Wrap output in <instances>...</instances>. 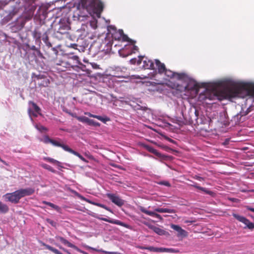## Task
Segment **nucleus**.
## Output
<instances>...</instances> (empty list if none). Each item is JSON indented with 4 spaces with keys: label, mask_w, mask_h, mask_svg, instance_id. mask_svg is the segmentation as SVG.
Wrapping results in <instances>:
<instances>
[{
    "label": "nucleus",
    "mask_w": 254,
    "mask_h": 254,
    "mask_svg": "<svg viewBox=\"0 0 254 254\" xmlns=\"http://www.w3.org/2000/svg\"><path fill=\"white\" fill-rule=\"evenodd\" d=\"M247 96H250L254 102V83H234L221 90L216 89L210 92H207L205 98L210 100L222 101L235 97L244 98Z\"/></svg>",
    "instance_id": "obj_1"
},
{
    "label": "nucleus",
    "mask_w": 254,
    "mask_h": 254,
    "mask_svg": "<svg viewBox=\"0 0 254 254\" xmlns=\"http://www.w3.org/2000/svg\"><path fill=\"white\" fill-rule=\"evenodd\" d=\"M82 7L87 10H92L97 16L103 10L104 4L100 0H82Z\"/></svg>",
    "instance_id": "obj_2"
},
{
    "label": "nucleus",
    "mask_w": 254,
    "mask_h": 254,
    "mask_svg": "<svg viewBox=\"0 0 254 254\" xmlns=\"http://www.w3.org/2000/svg\"><path fill=\"white\" fill-rule=\"evenodd\" d=\"M167 84L171 88L181 92L187 91H197L199 87L197 83L193 80H189L185 85H181L179 83L173 82L170 80Z\"/></svg>",
    "instance_id": "obj_3"
},
{
    "label": "nucleus",
    "mask_w": 254,
    "mask_h": 254,
    "mask_svg": "<svg viewBox=\"0 0 254 254\" xmlns=\"http://www.w3.org/2000/svg\"><path fill=\"white\" fill-rule=\"evenodd\" d=\"M43 142L46 143H51L52 145L57 147H62L64 150L68 152L70 149L67 145L64 144L60 138H57V140H54L50 138L49 136L45 135L43 138Z\"/></svg>",
    "instance_id": "obj_4"
},
{
    "label": "nucleus",
    "mask_w": 254,
    "mask_h": 254,
    "mask_svg": "<svg viewBox=\"0 0 254 254\" xmlns=\"http://www.w3.org/2000/svg\"><path fill=\"white\" fill-rule=\"evenodd\" d=\"M71 61H73V64H79L80 63L79 57L77 56H73L68 57L67 60L65 59L60 61L59 63H57V65H62L65 67H73V65L71 63Z\"/></svg>",
    "instance_id": "obj_5"
},
{
    "label": "nucleus",
    "mask_w": 254,
    "mask_h": 254,
    "mask_svg": "<svg viewBox=\"0 0 254 254\" xmlns=\"http://www.w3.org/2000/svg\"><path fill=\"white\" fill-rule=\"evenodd\" d=\"M163 73L168 78L176 79L179 81H184L187 77V74L184 73L174 72L167 69Z\"/></svg>",
    "instance_id": "obj_6"
},
{
    "label": "nucleus",
    "mask_w": 254,
    "mask_h": 254,
    "mask_svg": "<svg viewBox=\"0 0 254 254\" xmlns=\"http://www.w3.org/2000/svg\"><path fill=\"white\" fill-rule=\"evenodd\" d=\"M3 197L6 201H9L14 204L18 203L21 199L18 190L11 193H7L4 194Z\"/></svg>",
    "instance_id": "obj_7"
},
{
    "label": "nucleus",
    "mask_w": 254,
    "mask_h": 254,
    "mask_svg": "<svg viewBox=\"0 0 254 254\" xmlns=\"http://www.w3.org/2000/svg\"><path fill=\"white\" fill-rule=\"evenodd\" d=\"M142 249L148 250L151 252L157 253H178L179 251L178 249L173 248H156L154 247H148L146 248H141Z\"/></svg>",
    "instance_id": "obj_8"
},
{
    "label": "nucleus",
    "mask_w": 254,
    "mask_h": 254,
    "mask_svg": "<svg viewBox=\"0 0 254 254\" xmlns=\"http://www.w3.org/2000/svg\"><path fill=\"white\" fill-rule=\"evenodd\" d=\"M233 216L237 220L244 223L246 225V227H245L244 228H248L250 230H253L254 229V223H253L251 222L249 219H248L246 217L239 215L236 213H233Z\"/></svg>",
    "instance_id": "obj_9"
},
{
    "label": "nucleus",
    "mask_w": 254,
    "mask_h": 254,
    "mask_svg": "<svg viewBox=\"0 0 254 254\" xmlns=\"http://www.w3.org/2000/svg\"><path fill=\"white\" fill-rule=\"evenodd\" d=\"M31 16H20L17 18L15 26L16 27L17 29L20 30L24 27L26 22L31 19Z\"/></svg>",
    "instance_id": "obj_10"
},
{
    "label": "nucleus",
    "mask_w": 254,
    "mask_h": 254,
    "mask_svg": "<svg viewBox=\"0 0 254 254\" xmlns=\"http://www.w3.org/2000/svg\"><path fill=\"white\" fill-rule=\"evenodd\" d=\"M107 196L112 202L119 206H122L124 204V200L115 194L108 193Z\"/></svg>",
    "instance_id": "obj_11"
},
{
    "label": "nucleus",
    "mask_w": 254,
    "mask_h": 254,
    "mask_svg": "<svg viewBox=\"0 0 254 254\" xmlns=\"http://www.w3.org/2000/svg\"><path fill=\"white\" fill-rule=\"evenodd\" d=\"M249 112V109H248L246 111H241L233 117L231 121L234 122L235 125L238 124L242 121V118L248 115Z\"/></svg>",
    "instance_id": "obj_12"
},
{
    "label": "nucleus",
    "mask_w": 254,
    "mask_h": 254,
    "mask_svg": "<svg viewBox=\"0 0 254 254\" xmlns=\"http://www.w3.org/2000/svg\"><path fill=\"white\" fill-rule=\"evenodd\" d=\"M171 228L177 232L178 237L185 238L188 236V233L179 225L172 224L171 225Z\"/></svg>",
    "instance_id": "obj_13"
},
{
    "label": "nucleus",
    "mask_w": 254,
    "mask_h": 254,
    "mask_svg": "<svg viewBox=\"0 0 254 254\" xmlns=\"http://www.w3.org/2000/svg\"><path fill=\"white\" fill-rule=\"evenodd\" d=\"M18 191L21 198L24 196L31 195L34 194L35 192V189L34 188H27L18 190Z\"/></svg>",
    "instance_id": "obj_14"
},
{
    "label": "nucleus",
    "mask_w": 254,
    "mask_h": 254,
    "mask_svg": "<svg viewBox=\"0 0 254 254\" xmlns=\"http://www.w3.org/2000/svg\"><path fill=\"white\" fill-rule=\"evenodd\" d=\"M56 239L57 240L60 241L61 242H62L64 245L67 246V247L69 248H71L74 249V250H76L78 252H79L81 253H83L82 251L79 250V248H78L76 246L74 245L73 244H71L69 242H68L67 240L65 239L64 238L61 237V236H56Z\"/></svg>",
    "instance_id": "obj_15"
},
{
    "label": "nucleus",
    "mask_w": 254,
    "mask_h": 254,
    "mask_svg": "<svg viewBox=\"0 0 254 254\" xmlns=\"http://www.w3.org/2000/svg\"><path fill=\"white\" fill-rule=\"evenodd\" d=\"M138 208L142 212L148 215L156 217L160 220L162 219V216L160 214L156 213L155 212L147 210L144 207L142 206H139Z\"/></svg>",
    "instance_id": "obj_16"
},
{
    "label": "nucleus",
    "mask_w": 254,
    "mask_h": 254,
    "mask_svg": "<svg viewBox=\"0 0 254 254\" xmlns=\"http://www.w3.org/2000/svg\"><path fill=\"white\" fill-rule=\"evenodd\" d=\"M100 219L104 221L107 222H109V223H110L112 224H117V225H118L120 226H123L125 228H128L129 227V226L127 224L124 222H122L118 220H113V219H108V218H101Z\"/></svg>",
    "instance_id": "obj_17"
},
{
    "label": "nucleus",
    "mask_w": 254,
    "mask_h": 254,
    "mask_svg": "<svg viewBox=\"0 0 254 254\" xmlns=\"http://www.w3.org/2000/svg\"><path fill=\"white\" fill-rule=\"evenodd\" d=\"M155 64L156 65L158 72L159 74H163L166 70V67L164 64L162 63L159 60L156 59L155 60Z\"/></svg>",
    "instance_id": "obj_18"
},
{
    "label": "nucleus",
    "mask_w": 254,
    "mask_h": 254,
    "mask_svg": "<svg viewBox=\"0 0 254 254\" xmlns=\"http://www.w3.org/2000/svg\"><path fill=\"white\" fill-rule=\"evenodd\" d=\"M142 61V66L144 69H154V63L151 60L145 58V59Z\"/></svg>",
    "instance_id": "obj_19"
},
{
    "label": "nucleus",
    "mask_w": 254,
    "mask_h": 254,
    "mask_svg": "<svg viewBox=\"0 0 254 254\" xmlns=\"http://www.w3.org/2000/svg\"><path fill=\"white\" fill-rule=\"evenodd\" d=\"M121 36L122 37V40L123 41L128 42L131 44H134L136 42L134 40L130 39L127 35L124 34L123 30L121 31V32L120 33V36L118 37V38H116V37L115 36V39L119 40Z\"/></svg>",
    "instance_id": "obj_20"
},
{
    "label": "nucleus",
    "mask_w": 254,
    "mask_h": 254,
    "mask_svg": "<svg viewBox=\"0 0 254 254\" xmlns=\"http://www.w3.org/2000/svg\"><path fill=\"white\" fill-rule=\"evenodd\" d=\"M85 114L88 116L90 117L96 118L99 120V121L103 122L104 123H105L107 121H110V119L108 117L103 118L100 116L93 115L89 112L85 113Z\"/></svg>",
    "instance_id": "obj_21"
},
{
    "label": "nucleus",
    "mask_w": 254,
    "mask_h": 254,
    "mask_svg": "<svg viewBox=\"0 0 254 254\" xmlns=\"http://www.w3.org/2000/svg\"><path fill=\"white\" fill-rule=\"evenodd\" d=\"M155 211L159 213H174L176 212V210L173 209L168 208H157L154 209Z\"/></svg>",
    "instance_id": "obj_22"
},
{
    "label": "nucleus",
    "mask_w": 254,
    "mask_h": 254,
    "mask_svg": "<svg viewBox=\"0 0 254 254\" xmlns=\"http://www.w3.org/2000/svg\"><path fill=\"white\" fill-rule=\"evenodd\" d=\"M152 229L155 233L160 236L168 234L167 232L157 227L153 226Z\"/></svg>",
    "instance_id": "obj_23"
},
{
    "label": "nucleus",
    "mask_w": 254,
    "mask_h": 254,
    "mask_svg": "<svg viewBox=\"0 0 254 254\" xmlns=\"http://www.w3.org/2000/svg\"><path fill=\"white\" fill-rule=\"evenodd\" d=\"M146 148L149 152L155 154L156 156L159 157H163L162 154L153 147L147 145L146 146Z\"/></svg>",
    "instance_id": "obj_24"
},
{
    "label": "nucleus",
    "mask_w": 254,
    "mask_h": 254,
    "mask_svg": "<svg viewBox=\"0 0 254 254\" xmlns=\"http://www.w3.org/2000/svg\"><path fill=\"white\" fill-rule=\"evenodd\" d=\"M9 211L8 206L0 201V213H6Z\"/></svg>",
    "instance_id": "obj_25"
},
{
    "label": "nucleus",
    "mask_w": 254,
    "mask_h": 254,
    "mask_svg": "<svg viewBox=\"0 0 254 254\" xmlns=\"http://www.w3.org/2000/svg\"><path fill=\"white\" fill-rule=\"evenodd\" d=\"M68 152L71 153V154H74V155L77 156L81 160H82V161L84 162H86V163H87L88 162V161L86 160L82 155H81L79 153H78L76 151H75L74 150H73V149H70Z\"/></svg>",
    "instance_id": "obj_26"
},
{
    "label": "nucleus",
    "mask_w": 254,
    "mask_h": 254,
    "mask_svg": "<svg viewBox=\"0 0 254 254\" xmlns=\"http://www.w3.org/2000/svg\"><path fill=\"white\" fill-rule=\"evenodd\" d=\"M42 203L51 207L52 208L55 209V210H56L58 211H59L60 210V207L59 206H58V205H56L54 204V203H51L50 202L43 201L42 202Z\"/></svg>",
    "instance_id": "obj_27"
},
{
    "label": "nucleus",
    "mask_w": 254,
    "mask_h": 254,
    "mask_svg": "<svg viewBox=\"0 0 254 254\" xmlns=\"http://www.w3.org/2000/svg\"><path fill=\"white\" fill-rule=\"evenodd\" d=\"M144 58V57L139 56L138 57V60L137 61L136 59H132L130 60V62L132 64H135L136 62L137 65H140Z\"/></svg>",
    "instance_id": "obj_28"
},
{
    "label": "nucleus",
    "mask_w": 254,
    "mask_h": 254,
    "mask_svg": "<svg viewBox=\"0 0 254 254\" xmlns=\"http://www.w3.org/2000/svg\"><path fill=\"white\" fill-rule=\"evenodd\" d=\"M29 104H31L35 111L38 114L41 115L40 113L41 109L33 101H30Z\"/></svg>",
    "instance_id": "obj_29"
},
{
    "label": "nucleus",
    "mask_w": 254,
    "mask_h": 254,
    "mask_svg": "<svg viewBox=\"0 0 254 254\" xmlns=\"http://www.w3.org/2000/svg\"><path fill=\"white\" fill-rule=\"evenodd\" d=\"M35 127L40 132H42L44 131H47L48 130V128L42 125H36Z\"/></svg>",
    "instance_id": "obj_30"
},
{
    "label": "nucleus",
    "mask_w": 254,
    "mask_h": 254,
    "mask_svg": "<svg viewBox=\"0 0 254 254\" xmlns=\"http://www.w3.org/2000/svg\"><path fill=\"white\" fill-rule=\"evenodd\" d=\"M77 119L80 122H81L83 123H86L87 124H88V122L90 121V119L86 117H78Z\"/></svg>",
    "instance_id": "obj_31"
},
{
    "label": "nucleus",
    "mask_w": 254,
    "mask_h": 254,
    "mask_svg": "<svg viewBox=\"0 0 254 254\" xmlns=\"http://www.w3.org/2000/svg\"><path fill=\"white\" fill-rule=\"evenodd\" d=\"M199 190L204 192L206 194H208L212 195V196L213 195V194H214V192L213 191H210L205 188H203V187H201L200 188H199Z\"/></svg>",
    "instance_id": "obj_32"
},
{
    "label": "nucleus",
    "mask_w": 254,
    "mask_h": 254,
    "mask_svg": "<svg viewBox=\"0 0 254 254\" xmlns=\"http://www.w3.org/2000/svg\"><path fill=\"white\" fill-rule=\"evenodd\" d=\"M42 166L43 168H45L46 169H47V170H49V171H51L52 172H55V170H54L53 168L51 166H49V165H47L46 164H42Z\"/></svg>",
    "instance_id": "obj_33"
},
{
    "label": "nucleus",
    "mask_w": 254,
    "mask_h": 254,
    "mask_svg": "<svg viewBox=\"0 0 254 254\" xmlns=\"http://www.w3.org/2000/svg\"><path fill=\"white\" fill-rule=\"evenodd\" d=\"M91 203L92 204H94V205H96L98 206L103 208L107 210L110 211V209L109 208H108L106 205H105L103 204H101V203H94V202H91Z\"/></svg>",
    "instance_id": "obj_34"
},
{
    "label": "nucleus",
    "mask_w": 254,
    "mask_h": 254,
    "mask_svg": "<svg viewBox=\"0 0 254 254\" xmlns=\"http://www.w3.org/2000/svg\"><path fill=\"white\" fill-rule=\"evenodd\" d=\"M88 124L89 125H93L94 126H99L100 125L99 123L96 122L94 120H91V119H90V121L88 122Z\"/></svg>",
    "instance_id": "obj_35"
},
{
    "label": "nucleus",
    "mask_w": 254,
    "mask_h": 254,
    "mask_svg": "<svg viewBox=\"0 0 254 254\" xmlns=\"http://www.w3.org/2000/svg\"><path fill=\"white\" fill-rule=\"evenodd\" d=\"M44 160L49 162L53 163H56L57 162V161L56 160H55L53 158H50V157H46L44 158Z\"/></svg>",
    "instance_id": "obj_36"
},
{
    "label": "nucleus",
    "mask_w": 254,
    "mask_h": 254,
    "mask_svg": "<svg viewBox=\"0 0 254 254\" xmlns=\"http://www.w3.org/2000/svg\"><path fill=\"white\" fill-rule=\"evenodd\" d=\"M46 221L48 223L50 224L52 226H53L54 227H56L57 224L53 220H52L50 219H47Z\"/></svg>",
    "instance_id": "obj_37"
},
{
    "label": "nucleus",
    "mask_w": 254,
    "mask_h": 254,
    "mask_svg": "<svg viewBox=\"0 0 254 254\" xmlns=\"http://www.w3.org/2000/svg\"><path fill=\"white\" fill-rule=\"evenodd\" d=\"M193 178L195 179H196L197 180H198V181H202L204 180V179L203 178L199 177V176H196V175Z\"/></svg>",
    "instance_id": "obj_38"
},
{
    "label": "nucleus",
    "mask_w": 254,
    "mask_h": 254,
    "mask_svg": "<svg viewBox=\"0 0 254 254\" xmlns=\"http://www.w3.org/2000/svg\"><path fill=\"white\" fill-rule=\"evenodd\" d=\"M132 45H133L132 52L133 53H134L135 51H137L138 50V48L137 47V46L134 45V44H132Z\"/></svg>",
    "instance_id": "obj_39"
},
{
    "label": "nucleus",
    "mask_w": 254,
    "mask_h": 254,
    "mask_svg": "<svg viewBox=\"0 0 254 254\" xmlns=\"http://www.w3.org/2000/svg\"><path fill=\"white\" fill-rule=\"evenodd\" d=\"M166 139L168 141H169L170 142H171V143H176V142H175V140H174L173 139H171V138H169V137H166Z\"/></svg>",
    "instance_id": "obj_40"
},
{
    "label": "nucleus",
    "mask_w": 254,
    "mask_h": 254,
    "mask_svg": "<svg viewBox=\"0 0 254 254\" xmlns=\"http://www.w3.org/2000/svg\"><path fill=\"white\" fill-rule=\"evenodd\" d=\"M246 208L247 210H250V211L254 212V208H252L249 206H246Z\"/></svg>",
    "instance_id": "obj_41"
},
{
    "label": "nucleus",
    "mask_w": 254,
    "mask_h": 254,
    "mask_svg": "<svg viewBox=\"0 0 254 254\" xmlns=\"http://www.w3.org/2000/svg\"><path fill=\"white\" fill-rule=\"evenodd\" d=\"M191 186L198 190H199V188H200V187H201L198 186L197 184L196 183H194V184L192 185Z\"/></svg>",
    "instance_id": "obj_42"
},
{
    "label": "nucleus",
    "mask_w": 254,
    "mask_h": 254,
    "mask_svg": "<svg viewBox=\"0 0 254 254\" xmlns=\"http://www.w3.org/2000/svg\"><path fill=\"white\" fill-rule=\"evenodd\" d=\"M149 78V75L148 76H143V77L138 76L137 78L138 79H145V78Z\"/></svg>",
    "instance_id": "obj_43"
},
{
    "label": "nucleus",
    "mask_w": 254,
    "mask_h": 254,
    "mask_svg": "<svg viewBox=\"0 0 254 254\" xmlns=\"http://www.w3.org/2000/svg\"><path fill=\"white\" fill-rule=\"evenodd\" d=\"M60 248L62 250H63L64 252L66 253L67 254H71L68 250L65 249L64 248L62 247H60Z\"/></svg>",
    "instance_id": "obj_44"
},
{
    "label": "nucleus",
    "mask_w": 254,
    "mask_h": 254,
    "mask_svg": "<svg viewBox=\"0 0 254 254\" xmlns=\"http://www.w3.org/2000/svg\"><path fill=\"white\" fill-rule=\"evenodd\" d=\"M194 222H195L194 221L187 220H185L184 223H191H191H193Z\"/></svg>",
    "instance_id": "obj_45"
},
{
    "label": "nucleus",
    "mask_w": 254,
    "mask_h": 254,
    "mask_svg": "<svg viewBox=\"0 0 254 254\" xmlns=\"http://www.w3.org/2000/svg\"><path fill=\"white\" fill-rule=\"evenodd\" d=\"M52 50L55 53V54L56 55H57L58 53V50L55 48H52Z\"/></svg>",
    "instance_id": "obj_46"
},
{
    "label": "nucleus",
    "mask_w": 254,
    "mask_h": 254,
    "mask_svg": "<svg viewBox=\"0 0 254 254\" xmlns=\"http://www.w3.org/2000/svg\"><path fill=\"white\" fill-rule=\"evenodd\" d=\"M229 200H230L231 201H233V202H236L237 199V198H230Z\"/></svg>",
    "instance_id": "obj_47"
},
{
    "label": "nucleus",
    "mask_w": 254,
    "mask_h": 254,
    "mask_svg": "<svg viewBox=\"0 0 254 254\" xmlns=\"http://www.w3.org/2000/svg\"><path fill=\"white\" fill-rule=\"evenodd\" d=\"M31 49L33 50H37V48H36V47L35 46H33L31 47Z\"/></svg>",
    "instance_id": "obj_48"
},
{
    "label": "nucleus",
    "mask_w": 254,
    "mask_h": 254,
    "mask_svg": "<svg viewBox=\"0 0 254 254\" xmlns=\"http://www.w3.org/2000/svg\"><path fill=\"white\" fill-rule=\"evenodd\" d=\"M106 253H108L110 254H117V253L116 252H106Z\"/></svg>",
    "instance_id": "obj_49"
},
{
    "label": "nucleus",
    "mask_w": 254,
    "mask_h": 254,
    "mask_svg": "<svg viewBox=\"0 0 254 254\" xmlns=\"http://www.w3.org/2000/svg\"><path fill=\"white\" fill-rule=\"evenodd\" d=\"M164 185H165L166 186H170V184L168 182H166L164 183Z\"/></svg>",
    "instance_id": "obj_50"
},
{
    "label": "nucleus",
    "mask_w": 254,
    "mask_h": 254,
    "mask_svg": "<svg viewBox=\"0 0 254 254\" xmlns=\"http://www.w3.org/2000/svg\"><path fill=\"white\" fill-rule=\"evenodd\" d=\"M32 115L35 117H37V115L36 113H33Z\"/></svg>",
    "instance_id": "obj_51"
},
{
    "label": "nucleus",
    "mask_w": 254,
    "mask_h": 254,
    "mask_svg": "<svg viewBox=\"0 0 254 254\" xmlns=\"http://www.w3.org/2000/svg\"><path fill=\"white\" fill-rule=\"evenodd\" d=\"M88 158H90V159H92V158H93V157H92V156L90 155V156H88Z\"/></svg>",
    "instance_id": "obj_52"
},
{
    "label": "nucleus",
    "mask_w": 254,
    "mask_h": 254,
    "mask_svg": "<svg viewBox=\"0 0 254 254\" xmlns=\"http://www.w3.org/2000/svg\"><path fill=\"white\" fill-rule=\"evenodd\" d=\"M39 53V54L40 55H41V53H40V51H38Z\"/></svg>",
    "instance_id": "obj_53"
}]
</instances>
